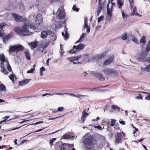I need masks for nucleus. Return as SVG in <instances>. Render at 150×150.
I'll return each instance as SVG.
<instances>
[{
  "label": "nucleus",
  "instance_id": "nucleus-6",
  "mask_svg": "<svg viewBox=\"0 0 150 150\" xmlns=\"http://www.w3.org/2000/svg\"><path fill=\"white\" fill-rule=\"evenodd\" d=\"M57 15L59 19H64L65 16L64 9L62 8H59L57 12Z\"/></svg>",
  "mask_w": 150,
  "mask_h": 150
},
{
  "label": "nucleus",
  "instance_id": "nucleus-22",
  "mask_svg": "<svg viewBox=\"0 0 150 150\" xmlns=\"http://www.w3.org/2000/svg\"><path fill=\"white\" fill-rule=\"evenodd\" d=\"M94 75L96 77H97L100 80L102 81L105 79V78L103 77L102 75L100 74L96 73Z\"/></svg>",
  "mask_w": 150,
  "mask_h": 150
},
{
  "label": "nucleus",
  "instance_id": "nucleus-33",
  "mask_svg": "<svg viewBox=\"0 0 150 150\" xmlns=\"http://www.w3.org/2000/svg\"><path fill=\"white\" fill-rule=\"evenodd\" d=\"M109 3L110 1H109L107 5V13L109 16H110L111 15V13L110 11L109 8Z\"/></svg>",
  "mask_w": 150,
  "mask_h": 150
},
{
  "label": "nucleus",
  "instance_id": "nucleus-23",
  "mask_svg": "<svg viewBox=\"0 0 150 150\" xmlns=\"http://www.w3.org/2000/svg\"><path fill=\"white\" fill-rule=\"evenodd\" d=\"M117 5L119 8L120 9L121 8L123 4V2L121 0H117Z\"/></svg>",
  "mask_w": 150,
  "mask_h": 150
},
{
  "label": "nucleus",
  "instance_id": "nucleus-36",
  "mask_svg": "<svg viewBox=\"0 0 150 150\" xmlns=\"http://www.w3.org/2000/svg\"><path fill=\"white\" fill-rule=\"evenodd\" d=\"M121 37H122L121 38L122 40H125L127 38V35L126 34L124 33L122 35Z\"/></svg>",
  "mask_w": 150,
  "mask_h": 150
},
{
  "label": "nucleus",
  "instance_id": "nucleus-51",
  "mask_svg": "<svg viewBox=\"0 0 150 150\" xmlns=\"http://www.w3.org/2000/svg\"><path fill=\"white\" fill-rule=\"evenodd\" d=\"M102 9V6L101 4H99V6L98 9V11H101Z\"/></svg>",
  "mask_w": 150,
  "mask_h": 150
},
{
  "label": "nucleus",
  "instance_id": "nucleus-40",
  "mask_svg": "<svg viewBox=\"0 0 150 150\" xmlns=\"http://www.w3.org/2000/svg\"><path fill=\"white\" fill-rule=\"evenodd\" d=\"M72 9L74 11H76L77 12H78L79 11V8H78V6H76V5H74L73 6Z\"/></svg>",
  "mask_w": 150,
  "mask_h": 150
},
{
  "label": "nucleus",
  "instance_id": "nucleus-50",
  "mask_svg": "<svg viewBox=\"0 0 150 150\" xmlns=\"http://www.w3.org/2000/svg\"><path fill=\"white\" fill-rule=\"evenodd\" d=\"M4 31L1 28H0V37H2L4 34Z\"/></svg>",
  "mask_w": 150,
  "mask_h": 150
},
{
  "label": "nucleus",
  "instance_id": "nucleus-54",
  "mask_svg": "<svg viewBox=\"0 0 150 150\" xmlns=\"http://www.w3.org/2000/svg\"><path fill=\"white\" fill-rule=\"evenodd\" d=\"M6 25V24L4 23H1L0 24V28H1L3 29V27Z\"/></svg>",
  "mask_w": 150,
  "mask_h": 150
},
{
  "label": "nucleus",
  "instance_id": "nucleus-55",
  "mask_svg": "<svg viewBox=\"0 0 150 150\" xmlns=\"http://www.w3.org/2000/svg\"><path fill=\"white\" fill-rule=\"evenodd\" d=\"M20 8L21 10H23L24 9V6L21 3L20 4Z\"/></svg>",
  "mask_w": 150,
  "mask_h": 150
},
{
  "label": "nucleus",
  "instance_id": "nucleus-13",
  "mask_svg": "<svg viewBox=\"0 0 150 150\" xmlns=\"http://www.w3.org/2000/svg\"><path fill=\"white\" fill-rule=\"evenodd\" d=\"M81 57V55H79L77 56H75L74 57H71L69 58H68L67 59H69L71 62H73L74 61H79V59Z\"/></svg>",
  "mask_w": 150,
  "mask_h": 150
},
{
  "label": "nucleus",
  "instance_id": "nucleus-30",
  "mask_svg": "<svg viewBox=\"0 0 150 150\" xmlns=\"http://www.w3.org/2000/svg\"><path fill=\"white\" fill-rule=\"evenodd\" d=\"M122 13V17L124 19L127 18L128 15L126 14L122 10H121Z\"/></svg>",
  "mask_w": 150,
  "mask_h": 150
},
{
  "label": "nucleus",
  "instance_id": "nucleus-10",
  "mask_svg": "<svg viewBox=\"0 0 150 150\" xmlns=\"http://www.w3.org/2000/svg\"><path fill=\"white\" fill-rule=\"evenodd\" d=\"M130 3L131 5V11L132 12L131 14V16H136V13H138L136 11V8L135 7H133L131 4V3H132L133 1V0H129Z\"/></svg>",
  "mask_w": 150,
  "mask_h": 150
},
{
  "label": "nucleus",
  "instance_id": "nucleus-21",
  "mask_svg": "<svg viewBox=\"0 0 150 150\" xmlns=\"http://www.w3.org/2000/svg\"><path fill=\"white\" fill-rule=\"evenodd\" d=\"M62 137L63 139H73L74 138L73 136L69 135L67 134H64Z\"/></svg>",
  "mask_w": 150,
  "mask_h": 150
},
{
  "label": "nucleus",
  "instance_id": "nucleus-4",
  "mask_svg": "<svg viewBox=\"0 0 150 150\" xmlns=\"http://www.w3.org/2000/svg\"><path fill=\"white\" fill-rule=\"evenodd\" d=\"M147 54L146 52H141L137 54V57L139 59L143 62H147L150 63V53L149 57H147Z\"/></svg>",
  "mask_w": 150,
  "mask_h": 150
},
{
  "label": "nucleus",
  "instance_id": "nucleus-46",
  "mask_svg": "<svg viewBox=\"0 0 150 150\" xmlns=\"http://www.w3.org/2000/svg\"><path fill=\"white\" fill-rule=\"evenodd\" d=\"M116 120H114V119H111V123L110 125V126H113L115 124V123L116 122Z\"/></svg>",
  "mask_w": 150,
  "mask_h": 150
},
{
  "label": "nucleus",
  "instance_id": "nucleus-14",
  "mask_svg": "<svg viewBox=\"0 0 150 150\" xmlns=\"http://www.w3.org/2000/svg\"><path fill=\"white\" fill-rule=\"evenodd\" d=\"M47 45L48 44L47 43H45L39 46V51L40 52H43V51L47 47Z\"/></svg>",
  "mask_w": 150,
  "mask_h": 150
},
{
  "label": "nucleus",
  "instance_id": "nucleus-16",
  "mask_svg": "<svg viewBox=\"0 0 150 150\" xmlns=\"http://www.w3.org/2000/svg\"><path fill=\"white\" fill-rule=\"evenodd\" d=\"M73 146V144H65L62 145L60 150H68V148L69 147Z\"/></svg>",
  "mask_w": 150,
  "mask_h": 150
},
{
  "label": "nucleus",
  "instance_id": "nucleus-3",
  "mask_svg": "<svg viewBox=\"0 0 150 150\" xmlns=\"http://www.w3.org/2000/svg\"><path fill=\"white\" fill-rule=\"evenodd\" d=\"M0 60L1 62V67L2 68L1 71L5 74H8V72L5 70V68H7L9 71H11L12 70L8 61L5 59V56L3 54L0 55Z\"/></svg>",
  "mask_w": 150,
  "mask_h": 150
},
{
  "label": "nucleus",
  "instance_id": "nucleus-53",
  "mask_svg": "<svg viewBox=\"0 0 150 150\" xmlns=\"http://www.w3.org/2000/svg\"><path fill=\"white\" fill-rule=\"evenodd\" d=\"M150 51V45H148L146 49V51L147 52H149Z\"/></svg>",
  "mask_w": 150,
  "mask_h": 150
},
{
  "label": "nucleus",
  "instance_id": "nucleus-2",
  "mask_svg": "<svg viewBox=\"0 0 150 150\" xmlns=\"http://www.w3.org/2000/svg\"><path fill=\"white\" fill-rule=\"evenodd\" d=\"M84 142L85 143L84 147L86 149L93 150L94 145L95 143V141L93 139V137L89 134L83 137Z\"/></svg>",
  "mask_w": 150,
  "mask_h": 150
},
{
  "label": "nucleus",
  "instance_id": "nucleus-38",
  "mask_svg": "<svg viewBox=\"0 0 150 150\" xmlns=\"http://www.w3.org/2000/svg\"><path fill=\"white\" fill-rule=\"evenodd\" d=\"M143 93L149 95L148 96L146 97L145 99L149 100H150V94H149L150 93H147L146 92H143Z\"/></svg>",
  "mask_w": 150,
  "mask_h": 150
},
{
  "label": "nucleus",
  "instance_id": "nucleus-47",
  "mask_svg": "<svg viewBox=\"0 0 150 150\" xmlns=\"http://www.w3.org/2000/svg\"><path fill=\"white\" fill-rule=\"evenodd\" d=\"M65 93H54V94H52L51 93H48V95H50L51 96H53L54 95H55V94H56V95H63V94H65Z\"/></svg>",
  "mask_w": 150,
  "mask_h": 150
},
{
  "label": "nucleus",
  "instance_id": "nucleus-34",
  "mask_svg": "<svg viewBox=\"0 0 150 150\" xmlns=\"http://www.w3.org/2000/svg\"><path fill=\"white\" fill-rule=\"evenodd\" d=\"M86 34L85 33H83V34L81 35V36L80 38L79 39V40L76 42H81L82 41V39H83L86 36Z\"/></svg>",
  "mask_w": 150,
  "mask_h": 150
},
{
  "label": "nucleus",
  "instance_id": "nucleus-58",
  "mask_svg": "<svg viewBox=\"0 0 150 150\" xmlns=\"http://www.w3.org/2000/svg\"><path fill=\"white\" fill-rule=\"evenodd\" d=\"M46 32L47 33V35H50L52 34V31H46Z\"/></svg>",
  "mask_w": 150,
  "mask_h": 150
},
{
  "label": "nucleus",
  "instance_id": "nucleus-39",
  "mask_svg": "<svg viewBox=\"0 0 150 150\" xmlns=\"http://www.w3.org/2000/svg\"><path fill=\"white\" fill-rule=\"evenodd\" d=\"M67 29L66 28L65 29V34L64 35V36L66 39H67L68 38V33L67 31Z\"/></svg>",
  "mask_w": 150,
  "mask_h": 150
},
{
  "label": "nucleus",
  "instance_id": "nucleus-48",
  "mask_svg": "<svg viewBox=\"0 0 150 150\" xmlns=\"http://www.w3.org/2000/svg\"><path fill=\"white\" fill-rule=\"evenodd\" d=\"M94 127L97 128L98 129L100 130H101L103 129L102 127L100 125L98 126H95Z\"/></svg>",
  "mask_w": 150,
  "mask_h": 150
},
{
  "label": "nucleus",
  "instance_id": "nucleus-7",
  "mask_svg": "<svg viewBox=\"0 0 150 150\" xmlns=\"http://www.w3.org/2000/svg\"><path fill=\"white\" fill-rule=\"evenodd\" d=\"M23 48V47L21 45H18L16 46H13L11 47L9 50L10 53L11 52H18L21 51Z\"/></svg>",
  "mask_w": 150,
  "mask_h": 150
},
{
  "label": "nucleus",
  "instance_id": "nucleus-32",
  "mask_svg": "<svg viewBox=\"0 0 150 150\" xmlns=\"http://www.w3.org/2000/svg\"><path fill=\"white\" fill-rule=\"evenodd\" d=\"M111 108L112 109H113L115 110L116 111L117 110L119 111H120V108L116 105H112L111 106Z\"/></svg>",
  "mask_w": 150,
  "mask_h": 150
},
{
  "label": "nucleus",
  "instance_id": "nucleus-43",
  "mask_svg": "<svg viewBox=\"0 0 150 150\" xmlns=\"http://www.w3.org/2000/svg\"><path fill=\"white\" fill-rule=\"evenodd\" d=\"M136 99H142V95L140 94H139L138 96H137L135 98Z\"/></svg>",
  "mask_w": 150,
  "mask_h": 150
},
{
  "label": "nucleus",
  "instance_id": "nucleus-44",
  "mask_svg": "<svg viewBox=\"0 0 150 150\" xmlns=\"http://www.w3.org/2000/svg\"><path fill=\"white\" fill-rule=\"evenodd\" d=\"M132 40L136 43H138L137 39L136 37L134 36L132 37Z\"/></svg>",
  "mask_w": 150,
  "mask_h": 150
},
{
  "label": "nucleus",
  "instance_id": "nucleus-60",
  "mask_svg": "<svg viewBox=\"0 0 150 150\" xmlns=\"http://www.w3.org/2000/svg\"><path fill=\"white\" fill-rule=\"evenodd\" d=\"M45 70V69L44 67H42L40 69V71H44Z\"/></svg>",
  "mask_w": 150,
  "mask_h": 150
},
{
  "label": "nucleus",
  "instance_id": "nucleus-8",
  "mask_svg": "<svg viewBox=\"0 0 150 150\" xmlns=\"http://www.w3.org/2000/svg\"><path fill=\"white\" fill-rule=\"evenodd\" d=\"M123 138V136L122 133L117 132L115 136V143L116 144H118L121 143L122 141V139Z\"/></svg>",
  "mask_w": 150,
  "mask_h": 150
},
{
  "label": "nucleus",
  "instance_id": "nucleus-24",
  "mask_svg": "<svg viewBox=\"0 0 150 150\" xmlns=\"http://www.w3.org/2000/svg\"><path fill=\"white\" fill-rule=\"evenodd\" d=\"M85 45L83 44H80L76 46L79 52L82 50L84 48Z\"/></svg>",
  "mask_w": 150,
  "mask_h": 150
},
{
  "label": "nucleus",
  "instance_id": "nucleus-52",
  "mask_svg": "<svg viewBox=\"0 0 150 150\" xmlns=\"http://www.w3.org/2000/svg\"><path fill=\"white\" fill-rule=\"evenodd\" d=\"M9 117H10V116H6L5 117H4V118H6V119L2 121H1L0 122V124H1L2 122H5V121H6L7 119L9 118Z\"/></svg>",
  "mask_w": 150,
  "mask_h": 150
},
{
  "label": "nucleus",
  "instance_id": "nucleus-37",
  "mask_svg": "<svg viewBox=\"0 0 150 150\" xmlns=\"http://www.w3.org/2000/svg\"><path fill=\"white\" fill-rule=\"evenodd\" d=\"M56 139V138H53L50 139L49 143L51 146L53 145V142L55 141Z\"/></svg>",
  "mask_w": 150,
  "mask_h": 150
},
{
  "label": "nucleus",
  "instance_id": "nucleus-57",
  "mask_svg": "<svg viewBox=\"0 0 150 150\" xmlns=\"http://www.w3.org/2000/svg\"><path fill=\"white\" fill-rule=\"evenodd\" d=\"M64 108L63 107H59L58 109V111H62L63 110Z\"/></svg>",
  "mask_w": 150,
  "mask_h": 150
},
{
  "label": "nucleus",
  "instance_id": "nucleus-61",
  "mask_svg": "<svg viewBox=\"0 0 150 150\" xmlns=\"http://www.w3.org/2000/svg\"><path fill=\"white\" fill-rule=\"evenodd\" d=\"M76 62H73V63L74 64H76L77 63H78V64H81V62H79V61H76Z\"/></svg>",
  "mask_w": 150,
  "mask_h": 150
},
{
  "label": "nucleus",
  "instance_id": "nucleus-9",
  "mask_svg": "<svg viewBox=\"0 0 150 150\" xmlns=\"http://www.w3.org/2000/svg\"><path fill=\"white\" fill-rule=\"evenodd\" d=\"M35 22L36 24H40L42 22V16L40 14H38L35 19Z\"/></svg>",
  "mask_w": 150,
  "mask_h": 150
},
{
  "label": "nucleus",
  "instance_id": "nucleus-15",
  "mask_svg": "<svg viewBox=\"0 0 150 150\" xmlns=\"http://www.w3.org/2000/svg\"><path fill=\"white\" fill-rule=\"evenodd\" d=\"M114 57L112 56L107 59L103 63V64L105 65H108L110 64L113 61Z\"/></svg>",
  "mask_w": 150,
  "mask_h": 150
},
{
  "label": "nucleus",
  "instance_id": "nucleus-31",
  "mask_svg": "<svg viewBox=\"0 0 150 150\" xmlns=\"http://www.w3.org/2000/svg\"><path fill=\"white\" fill-rule=\"evenodd\" d=\"M140 41L141 43H143L144 44H145L146 42L145 36H143L140 40Z\"/></svg>",
  "mask_w": 150,
  "mask_h": 150
},
{
  "label": "nucleus",
  "instance_id": "nucleus-5",
  "mask_svg": "<svg viewBox=\"0 0 150 150\" xmlns=\"http://www.w3.org/2000/svg\"><path fill=\"white\" fill-rule=\"evenodd\" d=\"M104 73L106 74L113 77H117L118 76V72L114 69H106L103 70Z\"/></svg>",
  "mask_w": 150,
  "mask_h": 150
},
{
  "label": "nucleus",
  "instance_id": "nucleus-19",
  "mask_svg": "<svg viewBox=\"0 0 150 150\" xmlns=\"http://www.w3.org/2000/svg\"><path fill=\"white\" fill-rule=\"evenodd\" d=\"M66 94H69V95L70 96H74L75 97H76V98H84L86 96L83 95H80V94H78L77 95H74L73 94L71 93H65Z\"/></svg>",
  "mask_w": 150,
  "mask_h": 150
},
{
  "label": "nucleus",
  "instance_id": "nucleus-56",
  "mask_svg": "<svg viewBox=\"0 0 150 150\" xmlns=\"http://www.w3.org/2000/svg\"><path fill=\"white\" fill-rule=\"evenodd\" d=\"M43 122V121H39L38 122H37L35 123H34L33 124V125H38V124H39L40 123H42Z\"/></svg>",
  "mask_w": 150,
  "mask_h": 150
},
{
  "label": "nucleus",
  "instance_id": "nucleus-41",
  "mask_svg": "<svg viewBox=\"0 0 150 150\" xmlns=\"http://www.w3.org/2000/svg\"><path fill=\"white\" fill-rule=\"evenodd\" d=\"M84 27L86 28H87L89 27L88 26V24H87V18H86V19L84 20Z\"/></svg>",
  "mask_w": 150,
  "mask_h": 150
},
{
  "label": "nucleus",
  "instance_id": "nucleus-35",
  "mask_svg": "<svg viewBox=\"0 0 150 150\" xmlns=\"http://www.w3.org/2000/svg\"><path fill=\"white\" fill-rule=\"evenodd\" d=\"M145 71L149 72L150 70V64L146 65L144 68Z\"/></svg>",
  "mask_w": 150,
  "mask_h": 150
},
{
  "label": "nucleus",
  "instance_id": "nucleus-49",
  "mask_svg": "<svg viewBox=\"0 0 150 150\" xmlns=\"http://www.w3.org/2000/svg\"><path fill=\"white\" fill-rule=\"evenodd\" d=\"M34 71V69H31L30 70L28 71H27V73H28V74L33 73V72Z\"/></svg>",
  "mask_w": 150,
  "mask_h": 150
},
{
  "label": "nucleus",
  "instance_id": "nucleus-12",
  "mask_svg": "<svg viewBox=\"0 0 150 150\" xmlns=\"http://www.w3.org/2000/svg\"><path fill=\"white\" fill-rule=\"evenodd\" d=\"M88 115V113L86 112V110H84L82 114L81 118V122L82 123H83L86 120V117Z\"/></svg>",
  "mask_w": 150,
  "mask_h": 150
},
{
  "label": "nucleus",
  "instance_id": "nucleus-18",
  "mask_svg": "<svg viewBox=\"0 0 150 150\" xmlns=\"http://www.w3.org/2000/svg\"><path fill=\"white\" fill-rule=\"evenodd\" d=\"M30 80V79H26L24 80L20 81L19 82V84L21 86L25 85L26 84H28Z\"/></svg>",
  "mask_w": 150,
  "mask_h": 150
},
{
  "label": "nucleus",
  "instance_id": "nucleus-29",
  "mask_svg": "<svg viewBox=\"0 0 150 150\" xmlns=\"http://www.w3.org/2000/svg\"><path fill=\"white\" fill-rule=\"evenodd\" d=\"M47 34L46 31H43L41 33L40 36L42 38H45L47 37Z\"/></svg>",
  "mask_w": 150,
  "mask_h": 150
},
{
  "label": "nucleus",
  "instance_id": "nucleus-45",
  "mask_svg": "<svg viewBox=\"0 0 150 150\" xmlns=\"http://www.w3.org/2000/svg\"><path fill=\"white\" fill-rule=\"evenodd\" d=\"M103 16H101L98 18V23L100 22L101 21L103 20Z\"/></svg>",
  "mask_w": 150,
  "mask_h": 150
},
{
  "label": "nucleus",
  "instance_id": "nucleus-64",
  "mask_svg": "<svg viewBox=\"0 0 150 150\" xmlns=\"http://www.w3.org/2000/svg\"><path fill=\"white\" fill-rule=\"evenodd\" d=\"M101 26L100 25H99L96 27V29H98V30H100L101 28Z\"/></svg>",
  "mask_w": 150,
  "mask_h": 150
},
{
  "label": "nucleus",
  "instance_id": "nucleus-62",
  "mask_svg": "<svg viewBox=\"0 0 150 150\" xmlns=\"http://www.w3.org/2000/svg\"><path fill=\"white\" fill-rule=\"evenodd\" d=\"M120 123L123 125H125V122L124 121H120Z\"/></svg>",
  "mask_w": 150,
  "mask_h": 150
},
{
  "label": "nucleus",
  "instance_id": "nucleus-25",
  "mask_svg": "<svg viewBox=\"0 0 150 150\" xmlns=\"http://www.w3.org/2000/svg\"><path fill=\"white\" fill-rule=\"evenodd\" d=\"M13 36V33H11L8 35H7L6 36H5L3 39V40L5 41V40H6L10 38L11 37H12Z\"/></svg>",
  "mask_w": 150,
  "mask_h": 150
},
{
  "label": "nucleus",
  "instance_id": "nucleus-17",
  "mask_svg": "<svg viewBox=\"0 0 150 150\" xmlns=\"http://www.w3.org/2000/svg\"><path fill=\"white\" fill-rule=\"evenodd\" d=\"M81 61L84 62H87L89 61V59L88 55L86 54L81 56Z\"/></svg>",
  "mask_w": 150,
  "mask_h": 150
},
{
  "label": "nucleus",
  "instance_id": "nucleus-27",
  "mask_svg": "<svg viewBox=\"0 0 150 150\" xmlns=\"http://www.w3.org/2000/svg\"><path fill=\"white\" fill-rule=\"evenodd\" d=\"M25 53L27 59L29 60L30 59V57L29 55V53L28 50H25Z\"/></svg>",
  "mask_w": 150,
  "mask_h": 150
},
{
  "label": "nucleus",
  "instance_id": "nucleus-26",
  "mask_svg": "<svg viewBox=\"0 0 150 150\" xmlns=\"http://www.w3.org/2000/svg\"><path fill=\"white\" fill-rule=\"evenodd\" d=\"M9 78L13 82H14L15 79H16L17 78L16 75L14 74H11V75L9 76Z\"/></svg>",
  "mask_w": 150,
  "mask_h": 150
},
{
  "label": "nucleus",
  "instance_id": "nucleus-59",
  "mask_svg": "<svg viewBox=\"0 0 150 150\" xmlns=\"http://www.w3.org/2000/svg\"><path fill=\"white\" fill-rule=\"evenodd\" d=\"M42 129H39L37 131H36L34 132H32L30 133H29V134H27L26 135H25V136H27L28 135V134H30V133H33V132H39V131H41V130H42Z\"/></svg>",
  "mask_w": 150,
  "mask_h": 150
},
{
  "label": "nucleus",
  "instance_id": "nucleus-28",
  "mask_svg": "<svg viewBox=\"0 0 150 150\" xmlns=\"http://www.w3.org/2000/svg\"><path fill=\"white\" fill-rule=\"evenodd\" d=\"M38 43L37 42H33L31 43L30 46L32 49L35 48L38 46Z\"/></svg>",
  "mask_w": 150,
  "mask_h": 150
},
{
  "label": "nucleus",
  "instance_id": "nucleus-1",
  "mask_svg": "<svg viewBox=\"0 0 150 150\" xmlns=\"http://www.w3.org/2000/svg\"><path fill=\"white\" fill-rule=\"evenodd\" d=\"M24 23L22 28L18 27H16L14 28V31L19 34L23 36L31 35L32 33L29 30V26L30 27V28L34 30L36 28L35 24L27 20L24 21Z\"/></svg>",
  "mask_w": 150,
  "mask_h": 150
},
{
  "label": "nucleus",
  "instance_id": "nucleus-63",
  "mask_svg": "<svg viewBox=\"0 0 150 150\" xmlns=\"http://www.w3.org/2000/svg\"><path fill=\"white\" fill-rule=\"evenodd\" d=\"M51 60V58H48L47 61V66H49V60Z\"/></svg>",
  "mask_w": 150,
  "mask_h": 150
},
{
  "label": "nucleus",
  "instance_id": "nucleus-11",
  "mask_svg": "<svg viewBox=\"0 0 150 150\" xmlns=\"http://www.w3.org/2000/svg\"><path fill=\"white\" fill-rule=\"evenodd\" d=\"M12 16L13 18H15L16 21H21L23 19V17L16 13H13L12 14Z\"/></svg>",
  "mask_w": 150,
  "mask_h": 150
},
{
  "label": "nucleus",
  "instance_id": "nucleus-42",
  "mask_svg": "<svg viewBox=\"0 0 150 150\" xmlns=\"http://www.w3.org/2000/svg\"><path fill=\"white\" fill-rule=\"evenodd\" d=\"M0 88L2 91H5L6 90V87L3 84L0 85Z\"/></svg>",
  "mask_w": 150,
  "mask_h": 150
},
{
  "label": "nucleus",
  "instance_id": "nucleus-20",
  "mask_svg": "<svg viewBox=\"0 0 150 150\" xmlns=\"http://www.w3.org/2000/svg\"><path fill=\"white\" fill-rule=\"evenodd\" d=\"M79 52L76 46V45H74L73 49L70 50L69 51V52L71 54H74Z\"/></svg>",
  "mask_w": 150,
  "mask_h": 150
}]
</instances>
